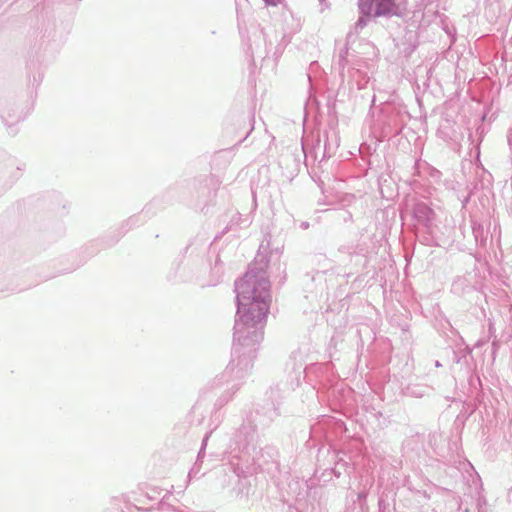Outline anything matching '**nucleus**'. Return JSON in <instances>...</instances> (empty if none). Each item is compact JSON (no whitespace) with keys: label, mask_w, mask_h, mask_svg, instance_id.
I'll return each mask as SVG.
<instances>
[{"label":"nucleus","mask_w":512,"mask_h":512,"mask_svg":"<svg viewBox=\"0 0 512 512\" xmlns=\"http://www.w3.org/2000/svg\"><path fill=\"white\" fill-rule=\"evenodd\" d=\"M372 2L376 5L375 14L378 16L389 13L394 6L393 0H372Z\"/></svg>","instance_id":"f257e3e1"}]
</instances>
